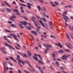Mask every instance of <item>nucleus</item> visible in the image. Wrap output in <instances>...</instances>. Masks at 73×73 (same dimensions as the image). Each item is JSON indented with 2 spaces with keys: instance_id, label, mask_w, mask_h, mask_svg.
Returning <instances> with one entry per match:
<instances>
[{
  "instance_id": "7ed1b4c3",
  "label": "nucleus",
  "mask_w": 73,
  "mask_h": 73,
  "mask_svg": "<svg viewBox=\"0 0 73 73\" xmlns=\"http://www.w3.org/2000/svg\"><path fill=\"white\" fill-rule=\"evenodd\" d=\"M67 11H65L64 13H63V15H62V16H63V17H64L65 18V19H68V20H69L70 19V18H69L66 15H66L67 14Z\"/></svg>"
},
{
  "instance_id": "423d86ee",
  "label": "nucleus",
  "mask_w": 73,
  "mask_h": 73,
  "mask_svg": "<svg viewBox=\"0 0 73 73\" xmlns=\"http://www.w3.org/2000/svg\"><path fill=\"white\" fill-rule=\"evenodd\" d=\"M69 56H70V55H64L62 56V60H66L67 58L69 57Z\"/></svg>"
},
{
  "instance_id": "680f3d73",
  "label": "nucleus",
  "mask_w": 73,
  "mask_h": 73,
  "mask_svg": "<svg viewBox=\"0 0 73 73\" xmlns=\"http://www.w3.org/2000/svg\"><path fill=\"white\" fill-rule=\"evenodd\" d=\"M20 23H21V24H22L24 25V22H23L22 21H20Z\"/></svg>"
},
{
  "instance_id": "37998d69",
  "label": "nucleus",
  "mask_w": 73,
  "mask_h": 73,
  "mask_svg": "<svg viewBox=\"0 0 73 73\" xmlns=\"http://www.w3.org/2000/svg\"><path fill=\"white\" fill-rule=\"evenodd\" d=\"M23 18L25 20H26L27 21H28V18H27L25 17H23Z\"/></svg>"
},
{
  "instance_id": "774afa93",
  "label": "nucleus",
  "mask_w": 73,
  "mask_h": 73,
  "mask_svg": "<svg viewBox=\"0 0 73 73\" xmlns=\"http://www.w3.org/2000/svg\"><path fill=\"white\" fill-rule=\"evenodd\" d=\"M44 37V38H47V37H48L47 36L44 35V37Z\"/></svg>"
},
{
  "instance_id": "20e7f679",
  "label": "nucleus",
  "mask_w": 73,
  "mask_h": 73,
  "mask_svg": "<svg viewBox=\"0 0 73 73\" xmlns=\"http://www.w3.org/2000/svg\"><path fill=\"white\" fill-rule=\"evenodd\" d=\"M4 44L6 46L9 47L10 49H13V50H15V49L14 48H13V47L11 45L9 44H8L7 43H5Z\"/></svg>"
},
{
  "instance_id": "864d4df0",
  "label": "nucleus",
  "mask_w": 73,
  "mask_h": 73,
  "mask_svg": "<svg viewBox=\"0 0 73 73\" xmlns=\"http://www.w3.org/2000/svg\"><path fill=\"white\" fill-rule=\"evenodd\" d=\"M27 7L29 9H30V8H31V6H30L28 5H27Z\"/></svg>"
},
{
  "instance_id": "6e6d98bb",
  "label": "nucleus",
  "mask_w": 73,
  "mask_h": 73,
  "mask_svg": "<svg viewBox=\"0 0 73 73\" xmlns=\"http://www.w3.org/2000/svg\"><path fill=\"white\" fill-rule=\"evenodd\" d=\"M28 64L29 66H30V68H33L32 66H31V65L30 63H29V64Z\"/></svg>"
},
{
  "instance_id": "8fccbe9b",
  "label": "nucleus",
  "mask_w": 73,
  "mask_h": 73,
  "mask_svg": "<svg viewBox=\"0 0 73 73\" xmlns=\"http://www.w3.org/2000/svg\"><path fill=\"white\" fill-rule=\"evenodd\" d=\"M21 13H23L24 12V9L21 10Z\"/></svg>"
},
{
  "instance_id": "c03bdc74",
  "label": "nucleus",
  "mask_w": 73,
  "mask_h": 73,
  "mask_svg": "<svg viewBox=\"0 0 73 73\" xmlns=\"http://www.w3.org/2000/svg\"><path fill=\"white\" fill-rule=\"evenodd\" d=\"M69 28L71 31H73V27H72H72H69Z\"/></svg>"
},
{
  "instance_id": "603ef678",
  "label": "nucleus",
  "mask_w": 73,
  "mask_h": 73,
  "mask_svg": "<svg viewBox=\"0 0 73 73\" xmlns=\"http://www.w3.org/2000/svg\"><path fill=\"white\" fill-rule=\"evenodd\" d=\"M23 71L26 73H30L29 72H28V71L27 70H24Z\"/></svg>"
},
{
  "instance_id": "0eeeda50",
  "label": "nucleus",
  "mask_w": 73,
  "mask_h": 73,
  "mask_svg": "<svg viewBox=\"0 0 73 73\" xmlns=\"http://www.w3.org/2000/svg\"><path fill=\"white\" fill-rule=\"evenodd\" d=\"M55 45H56V46H59V47H60V48H62V46L60 42H58V43H55Z\"/></svg>"
},
{
  "instance_id": "ddd939ff",
  "label": "nucleus",
  "mask_w": 73,
  "mask_h": 73,
  "mask_svg": "<svg viewBox=\"0 0 73 73\" xmlns=\"http://www.w3.org/2000/svg\"><path fill=\"white\" fill-rule=\"evenodd\" d=\"M9 58H10L11 60L12 61H13L14 62H17L16 60H15L13 59V57H12L11 56H10L9 57Z\"/></svg>"
},
{
  "instance_id": "79ce46f5",
  "label": "nucleus",
  "mask_w": 73,
  "mask_h": 73,
  "mask_svg": "<svg viewBox=\"0 0 73 73\" xmlns=\"http://www.w3.org/2000/svg\"><path fill=\"white\" fill-rule=\"evenodd\" d=\"M38 57H39V58H40V59L41 60H42V57H41L40 55H39Z\"/></svg>"
},
{
  "instance_id": "c85d7f7f",
  "label": "nucleus",
  "mask_w": 73,
  "mask_h": 73,
  "mask_svg": "<svg viewBox=\"0 0 73 73\" xmlns=\"http://www.w3.org/2000/svg\"><path fill=\"white\" fill-rule=\"evenodd\" d=\"M28 23H27V21H24L23 23L24 25H28Z\"/></svg>"
},
{
  "instance_id": "39448f33",
  "label": "nucleus",
  "mask_w": 73,
  "mask_h": 73,
  "mask_svg": "<svg viewBox=\"0 0 73 73\" xmlns=\"http://www.w3.org/2000/svg\"><path fill=\"white\" fill-rule=\"evenodd\" d=\"M10 36H13L14 37V38L15 40H16V41H19V39L18 38H17L16 37V36L15 35V34H10Z\"/></svg>"
},
{
  "instance_id": "2eb2a0df",
  "label": "nucleus",
  "mask_w": 73,
  "mask_h": 73,
  "mask_svg": "<svg viewBox=\"0 0 73 73\" xmlns=\"http://www.w3.org/2000/svg\"><path fill=\"white\" fill-rule=\"evenodd\" d=\"M27 53L28 55L29 56V57H31V56H32V54H31V51H27Z\"/></svg>"
},
{
  "instance_id": "e2e57ef3",
  "label": "nucleus",
  "mask_w": 73,
  "mask_h": 73,
  "mask_svg": "<svg viewBox=\"0 0 73 73\" xmlns=\"http://www.w3.org/2000/svg\"><path fill=\"white\" fill-rule=\"evenodd\" d=\"M23 9H24V8H23V7H20L21 10H22Z\"/></svg>"
},
{
  "instance_id": "a878e982",
  "label": "nucleus",
  "mask_w": 73,
  "mask_h": 73,
  "mask_svg": "<svg viewBox=\"0 0 73 73\" xmlns=\"http://www.w3.org/2000/svg\"><path fill=\"white\" fill-rule=\"evenodd\" d=\"M12 11H13V12H18V13L19 12V11H18V10H17L16 9H15L14 10L13 9H12Z\"/></svg>"
},
{
  "instance_id": "4d7b16f0",
  "label": "nucleus",
  "mask_w": 73,
  "mask_h": 73,
  "mask_svg": "<svg viewBox=\"0 0 73 73\" xmlns=\"http://www.w3.org/2000/svg\"><path fill=\"white\" fill-rule=\"evenodd\" d=\"M39 1L40 3H43V1L42 0H40V1Z\"/></svg>"
},
{
  "instance_id": "dca6fc26",
  "label": "nucleus",
  "mask_w": 73,
  "mask_h": 73,
  "mask_svg": "<svg viewBox=\"0 0 73 73\" xmlns=\"http://www.w3.org/2000/svg\"><path fill=\"white\" fill-rule=\"evenodd\" d=\"M64 50L65 52H68L69 53H71L70 52V50L69 49H65Z\"/></svg>"
},
{
  "instance_id": "4468645a",
  "label": "nucleus",
  "mask_w": 73,
  "mask_h": 73,
  "mask_svg": "<svg viewBox=\"0 0 73 73\" xmlns=\"http://www.w3.org/2000/svg\"><path fill=\"white\" fill-rule=\"evenodd\" d=\"M39 22L43 27H45V25L44 24V23H42V22L41 21H39Z\"/></svg>"
},
{
  "instance_id": "c756f323",
  "label": "nucleus",
  "mask_w": 73,
  "mask_h": 73,
  "mask_svg": "<svg viewBox=\"0 0 73 73\" xmlns=\"http://www.w3.org/2000/svg\"><path fill=\"white\" fill-rule=\"evenodd\" d=\"M5 31L7 32H9V33H12V31L8 30H5Z\"/></svg>"
},
{
  "instance_id": "5701e85b",
  "label": "nucleus",
  "mask_w": 73,
  "mask_h": 73,
  "mask_svg": "<svg viewBox=\"0 0 73 73\" xmlns=\"http://www.w3.org/2000/svg\"><path fill=\"white\" fill-rule=\"evenodd\" d=\"M4 3L6 4L8 7H11V6L9 5L8 3L6 2V1H4Z\"/></svg>"
},
{
  "instance_id": "0e129e2a",
  "label": "nucleus",
  "mask_w": 73,
  "mask_h": 73,
  "mask_svg": "<svg viewBox=\"0 0 73 73\" xmlns=\"http://www.w3.org/2000/svg\"><path fill=\"white\" fill-rule=\"evenodd\" d=\"M68 8H71L72 6L71 5H68Z\"/></svg>"
},
{
  "instance_id": "3c124183",
  "label": "nucleus",
  "mask_w": 73,
  "mask_h": 73,
  "mask_svg": "<svg viewBox=\"0 0 73 73\" xmlns=\"http://www.w3.org/2000/svg\"><path fill=\"white\" fill-rule=\"evenodd\" d=\"M8 23L9 24H12V22L11 21H8Z\"/></svg>"
},
{
  "instance_id": "f704fd0d",
  "label": "nucleus",
  "mask_w": 73,
  "mask_h": 73,
  "mask_svg": "<svg viewBox=\"0 0 73 73\" xmlns=\"http://www.w3.org/2000/svg\"><path fill=\"white\" fill-rule=\"evenodd\" d=\"M36 66L37 68H38V69H39V70H40V71L41 70V68L38 67L37 65H36Z\"/></svg>"
},
{
  "instance_id": "58836bf2",
  "label": "nucleus",
  "mask_w": 73,
  "mask_h": 73,
  "mask_svg": "<svg viewBox=\"0 0 73 73\" xmlns=\"http://www.w3.org/2000/svg\"><path fill=\"white\" fill-rule=\"evenodd\" d=\"M27 5H28L30 6H32L33 5L32 4L30 3H28Z\"/></svg>"
},
{
  "instance_id": "a211bd4d",
  "label": "nucleus",
  "mask_w": 73,
  "mask_h": 73,
  "mask_svg": "<svg viewBox=\"0 0 73 73\" xmlns=\"http://www.w3.org/2000/svg\"><path fill=\"white\" fill-rule=\"evenodd\" d=\"M33 58L34 59V60H36V61H38V58L35 56H33Z\"/></svg>"
},
{
  "instance_id": "f03ea898",
  "label": "nucleus",
  "mask_w": 73,
  "mask_h": 73,
  "mask_svg": "<svg viewBox=\"0 0 73 73\" xmlns=\"http://www.w3.org/2000/svg\"><path fill=\"white\" fill-rule=\"evenodd\" d=\"M17 58H16V60H17L19 62H20V63H22L23 64V65H24V64L25 63L24 61L23 60H21L20 59L18 58H20V56L19 55H18L17 56Z\"/></svg>"
},
{
  "instance_id": "bb28decb",
  "label": "nucleus",
  "mask_w": 73,
  "mask_h": 73,
  "mask_svg": "<svg viewBox=\"0 0 73 73\" xmlns=\"http://www.w3.org/2000/svg\"><path fill=\"white\" fill-rule=\"evenodd\" d=\"M50 37L51 38H54V39H56V36H54V35H51L50 36Z\"/></svg>"
},
{
  "instance_id": "ea45409f",
  "label": "nucleus",
  "mask_w": 73,
  "mask_h": 73,
  "mask_svg": "<svg viewBox=\"0 0 73 73\" xmlns=\"http://www.w3.org/2000/svg\"><path fill=\"white\" fill-rule=\"evenodd\" d=\"M4 39L5 40H8V38H7L6 36H4Z\"/></svg>"
},
{
  "instance_id": "f8f14e48",
  "label": "nucleus",
  "mask_w": 73,
  "mask_h": 73,
  "mask_svg": "<svg viewBox=\"0 0 73 73\" xmlns=\"http://www.w3.org/2000/svg\"><path fill=\"white\" fill-rule=\"evenodd\" d=\"M18 25L19 27H20V28L21 29H24V27L23 26V25L21 24H20V23H18Z\"/></svg>"
},
{
  "instance_id": "de8ad7c7",
  "label": "nucleus",
  "mask_w": 73,
  "mask_h": 73,
  "mask_svg": "<svg viewBox=\"0 0 73 73\" xmlns=\"http://www.w3.org/2000/svg\"><path fill=\"white\" fill-rule=\"evenodd\" d=\"M43 46H45V47H46V48H47V44H46V45H45V44H43Z\"/></svg>"
},
{
  "instance_id": "72a5a7b5",
  "label": "nucleus",
  "mask_w": 73,
  "mask_h": 73,
  "mask_svg": "<svg viewBox=\"0 0 73 73\" xmlns=\"http://www.w3.org/2000/svg\"><path fill=\"white\" fill-rule=\"evenodd\" d=\"M42 8L44 10V12H46V9L45 8V7H42Z\"/></svg>"
},
{
  "instance_id": "412c9836",
  "label": "nucleus",
  "mask_w": 73,
  "mask_h": 73,
  "mask_svg": "<svg viewBox=\"0 0 73 73\" xmlns=\"http://www.w3.org/2000/svg\"><path fill=\"white\" fill-rule=\"evenodd\" d=\"M20 5L23 6V7H27V6L26 5L23 3H19Z\"/></svg>"
},
{
  "instance_id": "09e8293b",
  "label": "nucleus",
  "mask_w": 73,
  "mask_h": 73,
  "mask_svg": "<svg viewBox=\"0 0 73 73\" xmlns=\"http://www.w3.org/2000/svg\"><path fill=\"white\" fill-rule=\"evenodd\" d=\"M23 56L25 57V58H27V54H24Z\"/></svg>"
},
{
  "instance_id": "4c0bfd02",
  "label": "nucleus",
  "mask_w": 73,
  "mask_h": 73,
  "mask_svg": "<svg viewBox=\"0 0 73 73\" xmlns=\"http://www.w3.org/2000/svg\"><path fill=\"white\" fill-rule=\"evenodd\" d=\"M38 19H41V18L40 17L37 16H35Z\"/></svg>"
},
{
  "instance_id": "c9c22d12",
  "label": "nucleus",
  "mask_w": 73,
  "mask_h": 73,
  "mask_svg": "<svg viewBox=\"0 0 73 73\" xmlns=\"http://www.w3.org/2000/svg\"><path fill=\"white\" fill-rule=\"evenodd\" d=\"M47 46L49 47V48H52V45H49L48 44H47Z\"/></svg>"
},
{
  "instance_id": "cd10ccee",
  "label": "nucleus",
  "mask_w": 73,
  "mask_h": 73,
  "mask_svg": "<svg viewBox=\"0 0 73 73\" xmlns=\"http://www.w3.org/2000/svg\"><path fill=\"white\" fill-rule=\"evenodd\" d=\"M52 56L53 57H56V55L54 52H53L52 53Z\"/></svg>"
},
{
  "instance_id": "f3484780",
  "label": "nucleus",
  "mask_w": 73,
  "mask_h": 73,
  "mask_svg": "<svg viewBox=\"0 0 73 73\" xmlns=\"http://www.w3.org/2000/svg\"><path fill=\"white\" fill-rule=\"evenodd\" d=\"M38 62L39 63H40V64H42V65H44V62L41 61L40 60H39Z\"/></svg>"
},
{
  "instance_id": "6e6552de",
  "label": "nucleus",
  "mask_w": 73,
  "mask_h": 73,
  "mask_svg": "<svg viewBox=\"0 0 73 73\" xmlns=\"http://www.w3.org/2000/svg\"><path fill=\"white\" fill-rule=\"evenodd\" d=\"M62 18L63 19H64V20H65V22L64 23L66 27H68V24L66 23L67 22H68V20H67V19H66L64 17H62Z\"/></svg>"
},
{
  "instance_id": "2f4dec72",
  "label": "nucleus",
  "mask_w": 73,
  "mask_h": 73,
  "mask_svg": "<svg viewBox=\"0 0 73 73\" xmlns=\"http://www.w3.org/2000/svg\"><path fill=\"white\" fill-rule=\"evenodd\" d=\"M16 1H17V0H15ZM19 1H21V3H25V2L24 1H23V0H19Z\"/></svg>"
},
{
  "instance_id": "9b49d317",
  "label": "nucleus",
  "mask_w": 73,
  "mask_h": 73,
  "mask_svg": "<svg viewBox=\"0 0 73 73\" xmlns=\"http://www.w3.org/2000/svg\"><path fill=\"white\" fill-rule=\"evenodd\" d=\"M50 1V3L51 5H52V7H56V5L54 4H53L52 1Z\"/></svg>"
},
{
  "instance_id": "49530a36",
  "label": "nucleus",
  "mask_w": 73,
  "mask_h": 73,
  "mask_svg": "<svg viewBox=\"0 0 73 73\" xmlns=\"http://www.w3.org/2000/svg\"><path fill=\"white\" fill-rule=\"evenodd\" d=\"M56 63L57 64V65L58 66H59V63L57 61H56Z\"/></svg>"
},
{
  "instance_id": "7c9ffc66",
  "label": "nucleus",
  "mask_w": 73,
  "mask_h": 73,
  "mask_svg": "<svg viewBox=\"0 0 73 73\" xmlns=\"http://www.w3.org/2000/svg\"><path fill=\"white\" fill-rule=\"evenodd\" d=\"M66 45L67 46L68 48H69L70 49H72V48L70 47V46H69L67 44H66Z\"/></svg>"
},
{
  "instance_id": "a18cd8bd",
  "label": "nucleus",
  "mask_w": 73,
  "mask_h": 73,
  "mask_svg": "<svg viewBox=\"0 0 73 73\" xmlns=\"http://www.w3.org/2000/svg\"><path fill=\"white\" fill-rule=\"evenodd\" d=\"M11 26L12 27H15V25L14 24H11Z\"/></svg>"
},
{
  "instance_id": "5fc2aeb1",
  "label": "nucleus",
  "mask_w": 73,
  "mask_h": 73,
  "mask_svg": "<svg viewBox=\"0 0 73 73\" xmlns=\"http://www.w3.org/2000/svg\"><path fill=\"white\" fill-rule=\"evenodd\" d=\"M42 20H43V21H44V22H46V20H45V18H42Z\"/></svg>"
},
{
  "instance_id": "a19ab883",
  "label": "nucleus",
  "mask_w": 73,
  "mask_h": 73,
  "mask_svg": "<svg viewBox=\"0 0 73 73\" xmlns=\"http://www.w3.org/2000/svg\"><path fill=\"white\" fill-rule=\"evenodd\" d=\"M8 63L9 65H10L11 66H13V64H12V63H11V62H9Z\"/></svg>"
},
{
  "instance_id": "aec40b11",
  "label": "nucleus",
  "mask_w": 73,
  "mask_h": 73,
  "mask_svg": "<svg viewBox=\"0 0 73 73\" xmlns=\"http://www.w3.org/2000/svg\"><path fill=\"white\" fill-rule=\"evenodd\" d=\"M37 29L36 30V31L37 32V33H38V34L39 35H41V33H40V32H39V31H40V29Z\"/></svg>"
},
{
  "instance_id": "13d9d810",
  "label": "nucleus",
  "mask_w": 73,
  "mask_h": 73,
  "mask_svg": "<svg viewBox=\"0 0 73 73\" xmlns=\"http://www.w3.org/2000/svg\"><path fill=\"white\" fill-rule=\"evenodd\" d=\"M7 37H9V38H12V36H7Z\"/></svg>"
},
{
  "instance_id": "6ab92c4d",
  "label": "nucleus",
  "mask_w": 73,
  "mask_h": 73,
  "mask_svg": "<svg viewBox=\"0 0 73 73\" xmlns=\"http://www.w3.org/2000/svg\"><path fill=\"white\" fill-rule=\"evenodd\" d=\"M6 10L8 12H11V10L8 8H6Z\"/></svg>"
},
{
  "instance_id": "1a4fd4ad",
  "label": "nucleus",
  "mask_w": 73,
  "mask_h": 73,
  "mask_svg": "<svg viewBox=\"0 0 73 73\" xmlns=\"http://www.w3.org/2000/svg\"><path fill=\"white\" fill-rule=\"evenodd\" d=\"M16 18V17H15V16H11L10 17V19L11 20V21H15V20L13 19Z\"/></svg>"
},
{
  "instance_id": "393cba45",
  "label": "nucleus",
  "mask_w": 73,
  "mask_h": 73,
  "mask_svg": "<svg viewBox=\"0 0 73 73\" xmlns=\"http://www.w3.org/2000/svg\"><path fill=\"white\" fill-rule=\"evenodd\" d=\"M66 36L68 39H70V36H69V35L68 34L66 33Z\"/></svg>"
},
{
  "instance_id": "473e14b6",
  "label": "nucleus",
  "mask_w": 73,
  "mask_h": 73,
  "mask_svg": "<svg viewBox=\"0 0 73 73\" xmlns=\"http://www.w3.org/2000/svg\"><path fill=\"white\" fill-rule=\"evenodd\" d=\"M54 4H55L56 5V6H57L58 5V2L57 1H55L54 2Z\"/></svg>"
},
{
  "instance_id": "b1692460",
  "label": "nucleus",
  "mask_w": 73,
  "mask_h": 73,
  "mask_svg": "<svg viewBox=\"0 0 73 73\" xmlns=\"http://www.w3.org/2000/svg\"><path fill=\"white\" fill-rule=\"evenodd\" d=\"M59 53H64V51L62 50H60L59 51H58Z\"/></svg>"
},
{
  "instance_id": "f257e3e1",
  "label": "nucleus",
  "mask_w": 73,
  "mask_h": 73,
  "mask_svg": "<svg viewBox=\"0 0 73 73\" xmlns=\"http://www.w3.org/2000/svg\"><path fill=\"white\" fill-rule=\"evenodd\" d=\"M31 19L33 21V22H34V25H35L36 27H37L36 28L37 29H40V28H41V27L40 26L38 27V24L39 26H40V25L39 23H38V22H36V21H35V20L33 19L32 18H31ZM36 23H37L38 24H37Z\"/></svg>"
},
{
  "instance_id": "bf43d9fd",
  "label": "nucleus",
  "mask_w": 73,
  "mask_h": 73,
  "mask_svg": "<svg viewBox=\"0 0 73 73\" xmlns=\"http://www.w3.org/2000/svg\"><path fill=\"white\" fill-rule=\"evenodd\" d=\"M40 72H41V73H44V71H43V70H41L40 71Z\"/></svg>"
},
{
  "instance_id": "69168bd1",
  "label": "nucleus",
  "mask_w": 73,
  "mask_h": 73,
  "mask_svg": "<svg viewBox=\"0 0 73 73\" xmlns=\"http://www.w3.org/2000/svg\"><path fill=\"white\" fill-rule=\"evenodd\" d=\"M18 73H21V71L20 70H18Z\"/></svg>"
},
{
  "instance_id": "4be33fe9",
  "label": "nucleus",
  "mask_w": 73,
  "mask_h": 73,
  "mask_svg": "<svg viewBox=\"0 0 73 73\" xmlns=\"http://www.w3.org/2000/svg\"><path fill=\"white\" fill-rule=\"evenodd\" d=\"M37 8L38 9V11L40 12V10L41 9V7H40V5H38L37 6Z\"/></svg>"
},
{
  "instance_id": "338daca9",
  "label": "nucleus",
  "mask_w": 73,
  "mask_h": 73,
  "mask_svg": "<svg viewBox=\"0 0 73 73\" xmlns=\"http://www.w3.org/2000/svg\"><path fill=\"white\" fill-rule=\"evenodd\" d=\"M34 55H35V56H39V55L38 54H34Z\"/></svg>"
},
{
  "instance_id": "e433bc0d",
  "label": "nucleus",
  "mask_w": 73,
  "mask_h": 73,
  "mask_svg": "<svg viewBox=\"0 0 73 73\" xmlns=\"http://www.w3.org/2000/svg\"><path fill=\"white\" fill-rule=\"evenodd\" d=\"M27 29H28V30H31V28L28 26L27 27Z\"/></svg>"
},
{
  "instance_id": "9d476101",
  "label": "nucleus",
  "mask_w": 73,
  "mask_h": 73,
  "mask_svg": "<svg viewBox=\"0 0 73 73\" xmlns=\"http://www.w3.org/2000/svg\"><path fill=\"white\" fill-rule=\"evenodd\" d=\"M31 33H33V34H34V35L35 36H38V34L35 31H31Z\"/></svg>"
},
{
  "instance_id": "052dcab7",
  "label": "nucleus",
  "mask_w": 73,
  "mask_h": 73,
  "mask_svg": "<svg viewBox=\"0 0 73 73\" xmlns=\"http://www.w3.org/2000/svg\"><path fill=\"white\" fill-rule=\"evenodd\" d=\"M7 42L8 43H9V44H11V42L9 40L7 41Z\"/></svg>"
}]
</instances>
